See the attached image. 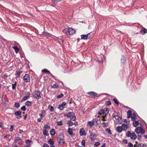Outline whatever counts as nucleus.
<instances>
[{
    "instance_id": "1",
    "label": "nucleus",
    "mask_w": 147,
    "mask_h": 147,
    "mask_svg": "<svg viewBox=\"0 0 147 147\" xmlns=\"http://www.w3.org/2000/svg\"><path fill=\"white\" fill-rule=\"evenodd\" d=\"M109 113L108 109L105 108L104 109H102L98 112V114L100 117L101 119L103 121L107 120V115Z\"/></svg>"
},
{
    "instance_id": "2",
    "label": "nucleus",
    "mask_w": 147,
    "mask_h": 147,
    "mask_svg": "<svg viewBox=\"0 0 147 147\" xmlns=\"http://www.w3.org/2000/svg\"><path fill=\"white\" fill-rule=\"evenodd\" d=\"M63 32L67 35H72L75 33V30L72 28H69L63 29Z\"/></svg>"
},
{
    "instance_id": "3",
    "label": "nucleus",
    "mask_w": 147,
    "mask_h": 147,
    "mask_svg": "<svg viewBox=\"0 0 147 147\" xmlns=\"http://www.w3.org/2000/svg\"><path fill=\"white\" fill-rule=\"evenodd\" d=\"M126 136L129 137H130L132 139L134 140L137 138V136L135 133L134 132L131 133L130 131H129L127 132L126 134Z\"/></svg>"
},
{
    "instance_id": "4",
    "label": "nucleus",
    "mask_w": 147,
    "mask_h": 147,
    "mask_svg": "<svg viewBox=\"0 0 147 147\" xmlns=\"http://www.w3.org/2000/svg\"><path fill=\"white\" fill-rule=\"evenodd\" d=\"M68 118H69L70 119L73 121H74L76 119V117L74 113L73 112H69L66 115Z\"/></svg>"
},
{
    "instance_id": "5",
    "label": "nucleus",
    "mask_w": 147,
    "mask_h": 147,
    "mask_svg": "<svg viewBox=\"0 0 147 147\" xmlns=\"http://www.w3.org/2000/svg\"><path fill=\"white\" fill-rule=\"evenodd\" d=\"M112 116L113 117L115 118L117 123H121L122 119L121 117H119L117 115H116L115 113L113 114Z\"/></svg>"
},
{
    "instance_id": "6",
    "label": "nucleus",
    "mask_w": 147,
    "mask_h": 147,
    "mask_svg": "<svg viewBox=\"0 0 147 147\" xmlns=\"http://www.w3.org/2000/svg\"><path fill=\"white\" fill-rule=\"evenodd\" d=\"M40 94V93L39 91L35 90V91L33 92V96L36 99H38L41 98Z\"/></svg>"
},
{
    "instance_id": "7",
    "label": "nucleus",
    "mask_w": 147,
    "mask_h": 147,
    "mask_svg": "<svg viewBox=\"0 0 147 147\" xmlns=\"http://www.w3.org/2000/svg\"><path fill=\"white\" fill-rule=\"evenodd\" d=\"M135 131L138 134L141 133L142 134H143L145 133L144 130L140 127L136 128L135 129Z\"/></svg>"
},
{
    "instance_id": "8",
    "label": "nucleus",
    "mask_w": 147,
    "mask_h": 147,
    "mask_svg": "<svg viewBox=\"0 0 147 147\" xmlns=\"http://www.w3.org/2000/svg\"><path fill=\"white\" fill-rule=\"evenodd\" d=\"M81 39L86 40L90 38L91 37L90 33H88L86 35L82 34L81 36Z\"/></svg>"
},
{
    "instance_id": "9",
    "label": "nucleus",
    "mask_w": 147,
    "mask_h": 147,
    "mask_svg": "<svg viewBox=\"0 0 147 147\" xmlns=\"http://www.w3.org/2000/svg\"><path fill=\"white\" fill-rule=\"evenodd\" d=\"M24 81L26 82H29L30 81V75L28 74H26L23 77Z\"/></svg>"
},
{
    "instance_id": "10",
    "label": "nucleus",
    "mask_w": 147,
    "mask_h": 147,
    "mask_svg": "<svg viewBox=\"0 0 147 147\" xmlns=\"http://www.w3.org/2000/svg\"><path fill=\"white\" fill-rule=\"evenodd\" d=\"M14 114L16 116H17L16 117V118L18 119H19L22 116V112L20 111H18L15 112Z\"/></svg>"
},
{
    "instance_id": "11",
    "label": "nucleus",
    "mask_w": 147,
    "mask_h": 147,
    "mask_svg": "<svg viewBox=\"0 0 147 147\" xmlns=\"http://www.w3.org/2000/svg\"><path fill=\"white\" fill-rule=\"evenodd\" d=\"M80 136H86V133L83 128H81L80 130Z\"/></svg>"
},
{
    "instance_id": "12",
    "label": "nucleus",
    "mask_w": 147,
    "mask_h": 147,
    "mask_svg": "<svg viewBox=\"0 0 147 147\" xmlns=\"http://www.w3.org/2000/svg\"><path fill=\"white\" fill-rule=\"evenodd\" d=\"M66 105V103L65 102H63L61 104L59 105L58 108L60 110H62L64 109L65 106Z\"/></svg>"
},
{
    "instance_id": "13",
    "label": "nucleus",
    "mask_w": 147,
    "mask_h": 147,
    "mask_svg": "<svg viewBox=\"0 0 147 147\" xmlns=\"http://www.w3.org/2000/svg\"><path fill=\"white\" fill-rule=\"evenodd\" d=\"M87 94L91 96L92 97H94L97 95L96 93L94 92H87Z\"/></svg>"
},
{
    "instance_id": "14",
    "label": "nucleus",
    "mask_w": 147,
    "mask_h": 147,
    "mask_svg": "<svg viewBox=\"0 0 147 147\" xmlns=\"http://www.w3.org/2000/svg\"><path fill=\"white\" fill-rule=\"evenodd\" d=\"M57 142L61 145H63L64 143V140L63 139L59 138L57 140Z\"/></svg>"
},
{
    "instance_id": "15",
    "label": "nucleus",
    "mask_w": 147,
    "mask_h": 147,
    "mask_svg": "<svg viewBox=\"0 0 147 147\" xmlns=\"http://www.w3.org/2000/svg\"><path fill=\"white\" fill-rule=\"evenodd\" d=\"M30 95V94L29 93H26L24 97L22 99L21 101L22 102L26 100L29 97Z\"/></svg>"
},
{
    "instance_id": "16",
    "label": "nucleus",
    "mask_w": 147,
    "mask_h": 147,
    "mask_svg": "<svg viewBox=\"0 0 147 147\" xmlns=\"http://www.w3.org/2000/svg\"><path fill=\"white\" fill-rule=\"evenodd\" d=\"M140 32L142 33V34H144L147 33V29L144 27H142V29L140 31Z\"/></svg>"
},
{
    "instance_id": "17",
    "label": "nucleus",
    "mask_w": 147,
    "mask_h": 147,
    "mask_svg": "<svg viewBox=\"0 0 147 147\" xmlns=\"http://www.w3.org/2000/svg\"><path fill=\"white\" fill-rule=\"evenodd\" d=\"M1 100L2 101V102L1 103L2 104L5 106H6V100L5 98L4 97L2 96L1 98Z\"/></svg>"
},
{
    "instance_id": "18",
    "label": "nucleus",
    "mask_w": 147,
    "mask_h": 147,
    "mask_svg": "<svg viewBox=\"0 0 147 147\" xmlns=\"http://www.w3.org/2000/svg\"><path fill=\"white\" fill-rule=\"evenodd\" d=\"M121 126L123 128V130H125L127 128H129V126L126 124H125L124 123H123L122 124Z\"/></svg>"
},
{
    "instance_id": "19",
    "label": "nucleus",
    "mask_w": 147,
    "mask_h": 147,
    "mask_svg": "<svg viewBox=\"0 0 147 147\" xmlns=\"http://www.w3.org/2000/svg\"><path fill=\"white\" fill-rule=\"evenodd\" d=\"M132 114L131 111L130 110H129L127 112V118H130Z\"/></svg>"
},
{
    "instance_id": "20",
    "label": "nucleus",
    "mask_w": 147,
    "mask_h": 147,
    "mask_svg": "<svg viewBox=\"0 0 147 147\" xmlns=\"http://www.w3.org/2000/svg\"><path fill=\"white\" fill-rule=\"evenodd\" d=\"M133 121V125L134 127H136L139 125V123L138 121L134 120Z\"/></svg>"
},
{
    "instance_id": "21",
    "label": "nucleus",
    "mask_w": 147,
    "mask_h": 147,
    "mask_svg": "<svg viewBox=\"0 0 147 147\" xmlns=\"http://www.w3.org/2000/svg\"><path fill=\"white\" fill-rule=\"evenodd\" d=\"M117 130L119 133L121 132L123 130L122 126H118L117 127Z\"/></svg>"
},
{
    "instance_id": "22",
    "label": "nucleus",
    "mask_w": 147,
    "mask_h": 147,
    "mask_svg": "<svg viewBox=\"0 0 147 147\" xmlns=\"http://www.w3.org/2000/svg\"><path fill=\"white\" fill-rule=\"evenodd\" d=\"M68 132L70 135H73V129L72 128L69 127L68 130Z\"/></svg>"
},
{
    "instance_id": "23",
    "label": "nucleus",
    "mask_w": 147,
    "mask_h": 147,
    "mask_svg": "<svg viewBox=\"0 0 147 147\" xmlns=\"http://www.w3.org/2000/svg\"><path fill=\"white\" fill-rule=\"evenodd\" d=\"M131 120L132 121H134L136 119V115L135 113H133L132 114L131 116Z\"/></svg>"
},
{
    "instance_id": "24",
    "label": "nucleus",
    "mask_w": 147,
    "mask_h": 147,
    "mask_svg": "<svg viewBox=\"0 0 147 147\" xmlns=\"http://www.w3.org/2000/svg\"><path fill=\"white\" fill-rule=\"evenodd\" d=\"M88 124L91 127L94 125V122L93 121H89L88 122Z\"/></svg>"
},
{
    "instance_id": "25",
    "label": "nucleus",
    "mask_w": 147,
    "mask_h": 147,
    "mask_svg": "<svg viewBox=\"0 0 147 147\" xmlns=\"http://www.w3.org/2000/svg\"><path fill=\"white\" fill-rule=\"evenodd\" d=\"M50 134L51 136H54L55 134V129H52L50 131Z\"/></svg>"
},
{
    "instance_id": "26",
    "label": "nucleus",
    "mask_w": 147,
    "mask_h": 147,
    "mask_svg": "<svg viewBox=\"0 0 147 147\" xmlns=\"http://www.w3.org/2000/svg\"><path fill=\"white\" fill-rule=\"evenodd\" d=\"M48 143L49 144H50L51 145H53L54 144V142L51 139L49 140Z\"/></svg>"
},
{
    "instance_id": "27",
    "label": "nucleus",
    "mask_w": 147,
    "mask_h": 147,
    "mask_svg": "<svg viewBox=\"0 0 147 147\" xmlns=\"http://www.w3.org/2000/svg\"><path fill=\"white\" fill-rule=\"evenodd\" d=\"M102 126L104 127H105L108 126V123L107 122H103L102 123Z\"/></svg>"
},
{
    "instance_id": "28",
    "label": "nucleus",
    "mask_w": 147,
    "mask_h": 147,
    "mask_svg": "<svg viewBox=\"0 0 147 147\" xmlns=\"http://www.w3.org/2000/svg\"><path fill=\"white\" fill-rule=\"evenodd\" d=\"M67 124L69 126H71L74 124V123L73 122H71V121L69 120L67 121Z\"/></svg>"
},
{
    "instance_id": "29",
    "label": "nucleus",
    "mask_w": 147,
    "mask_h": 147,
    "mask_svg": "<svg viewBox=\"0 0 147 147\" xmlns=\"http://www.w3.org/2000/svg\"><path fill=\"white\" fill-rule=\"evenodd\" d=\"M13 48L15 50L16 53H18L19 51V49L17 47L14 46L13 47Z\"/></svg>"
},
{
    "instance_id": "30",
    "label": "nucleus",
    "mask_w": 147,
    "mask_h": 147,
    "mask_svg": "<svg viewBox=\"0 0 147 147\" xmlns=\"http://www.w3.org/2000/svg\"><path fill=\"white\" fill-rule=\"evenodd\" d=\"M59 85L57 84H54L53 86H52L51 88H59Z\"/></svg>"
},
{
    "instance_id": "31",
    "label": "nucleus",
    "mask_w": 147,
    "mask_h": 147,
    "mask_svg": "<svg viewBox=\"0 0 147 147\" xmlns=\"http://www.w3.org/2000/svg\"><path fill=\"white\" fill-rule=\"evenodd\" d=\"M32 102L30 101H27L26 103V105L27 106H30L31 105Z\"/></svg>"
},
{
    "instance_id": "32",
    "label": "nucleus",
    "mask_w": 147,
    "mask_h": 147,
    "mask_svg": "<svg viewBox=\"0 0 147 147\" xmlns=\"http://www.w3.org/2000/svg\"><path fill=\"white\" fill-rule=\"evenodd\" d=\"M16 138L14 141L16 143H17L19 140H21V139L19 137H17Z\"/></svg>"
},
{
    "instance_id": "33",
    "label": "nucleus",
    "mask_w": 147,
    "mask_h": 147,
    "mask_svg": "<svg viewBox=\"0 0 147 147\" xmlns=\"http://www.w3.org/2000/svg\"><path fill=\"white\" fill-rule=\"evenodd\" d=\"M42 73H47L49 74H50V71L47 69H43L42 70Z\"/></svg>"
},
{
    "instance_id": "34",
    "label": "nucleus",
    "mask_w": 147,
    "mask_h": 147,
    "mask_svg": "<svg viewBox=\"0 0 147 147\" xmlns=\"http://www.w3.org/2000/svg\"><path fill=\"white\" fill-rule=\"evenodd\" d=\"M23 72L22 71H17L16 72V75H18V77H19L21 73H22Z\"/></svg>"
},
{
    "instance_id": "35",
    "label": "nucleus",
    "mask_w": 147,
    "mask_h": 147,
    "mask_svg": "<svg viewBox=\"0 0 147 147\" xmlns=\"http://www.w3.org/2000/svg\"><path fill=\"white\" fill-rule=\"evenodd\" d=\"M10 139L11 138V137L9 135V134H8V135H5L4 136V138L5 139V138H7V139H8L9 140H10Z\"/></svg>"
},
{
    "instance_id": "36",
    "label": "nucleus",
    "mask_w": 147,
    "mask_h": 147,
    "mask_svg": "<svg viewBox=\"0 0 147 147\" xmlns=\"http://www.w3.org/2000/svg\"><path fill=\"white\" fill-rule=\"evenodd\" d=\"M113 100L115 103L118 105H119V102L117 99L114 98L113 99Z\"/></svg>"
},
{
    "instance_id": "37",
    "label": "nucleus",
    "mask_w": 147,
    "mask_h": 147,
    "mask_svg": "<svg viewBox=\"0 0 147 147\" xmlns=\"http://www.w3.org/2000/svg\"><path fill=\"white\" fill-rule=\"evenodd\" d=\"M43 134L45 136H47L48 135V131L45 129L43 130Z\"/></svg>"
},
{
    "instance_id": "38",
    "label": "nucleus",
    "mask_w": 147,
    "mask_h": 147,
    "mask_svg": "<svg viewBox=\"0 0 147 147\" xmlns=\"http://www.w3.org/2000/svg\"><path fill=\"white\" fill-rule=\"evenodd\" d=\"M100 144L99 142H97L94 144V146L95 147H97L100 145Z\"/></svg>"
},
{
    "instance_id": "39",
    "label": "nucleus",
    "mask_w": 147,
    "mask_h": 147,
    "mask_svg": "<svg viewBox=\"0 0 147 147\" xmlns=\"http://www.w3.org/2000/svg\"><path fill=\"white\" fill-rule=\"evenodd\" d=\"M16 82H15L14 84H12V89L13 90H14L16 89Z\"/></svg>"
},
{
    "instance_id": "40",
    "label": "nucleus",
    "mask_w": 147,
    "mask_h": 147,
    "mask_svg": "<svg viewBox=\"0 0 147 147\" xmlns=\"http://www.w3.org/2000/svg\"><path fill=\"white\" fill-rule=\"evenodd\" d=\"M44 128L46 130V129H49L50 128V126L47 125H45L44 127Z\"/></svg>"
},
{
    "instance_id": "41",
    "label": "nucleus",
    "mask_w": 147,
    "mask_h": 147,
    "mask_svg": "<svg viewBox=\"0 0 147 147\" xmlns=\"http://www.w3.org/2000/svg\"><path fill=\"white\" fill-rule=\"evenodd\" d=\"M32 143V141L30 140H27L26 141V143L27 144V146H30V143Z\"/></svg>"
},
{
    "instance_id": "42",
    "label": "nucleus",
    "mask_w": 147,
    "mask_h": 147,
    "mask_svg": "<svg viewBox=\"0 0 147 147\" xmlns=\"http://www.w3.org/2000/svg\"><path fill=\"white\" fill-rule=\"evenodd\" d=\"M15 107L17 108H18L20 107V104L19 103L16 102L14 104Z\"/></svg>"
},
{
    "instance_id": "43",
    "label": "nucleus",
    "mask_w": 147,
    "mask_h": 147,
    "mask_svg": "<svg viewBox=\"0 0 147 147\" xmlns=\"http://www.w3.org/2000/svg\"><path fill=\"white\" fill-rule=\"evenodd\" d=\"M49 108L50 107V111L51 112H53L54 111V108L53 107L51 106H49L48 107Z\"/></svg>"
},
{
    "instance_id": "44",
    "label": "nucleus",
    "mask_w": 147,
    "mask_h": 147,
    "mask_svg": "<svg viewBox=\"0 0 147 147\" xmlns=\"http://www.w3.org/2000/svg\"><path fill=\"white\" fill-rule=\"evenodd\" d=\"M63 96V94H60L57 96V98H62Z\"/></svg>"
},
{
    "instance_id": "45",
    "label": "nucleus",
    "mask_w": 147,
    "mask_h": 147,
    "mask_svg": "<svg viewBox=\"0 0 147 147\" xmlns=\"http://www.w3.org/2000/svg\"><path fill=\"white\" fill-rule=\"evenodd\" d=\"M106 131L107 132H108V133L109 134H112L111 130L109 129V128H107V129H106Z\"/></svg>"
},
{
    "instance_id": "46",
    "label": "nucleus",
    "mask_w": 147,
    "mask_h": 147,
    "mask_svg": "<svg viewBox=\"0 0 147 147\" xmlns=\"http://www.w3.org/2000/svg\"><path fill=\"white\" fill-rule=\"evenodd\" d=\"M52 2L54 3L56 5V4L59 2V0H52Z\"/></svg>"
},
{
    "instance_id": "47",
    "label": "nucleus",
    "mask_w": 147,
    "mask_h": 147,
    "mask_svg": "<svg viewBox=\"0 0 147 147\" xmlns=\"http://www.w3.org/2000/svg\"><path fill=\"white\" fill-rule=\"evenodd\" d=\"M81 144L83 146H82L85 147V142L84 140H83L81 142Z\"/></svg>"
},
{
    "instance_id": "48",
    "label": "nucleus",
    "mask_w": 147,
    "mask_h": 147,
    "mask_svg": "<svg viewBox=\"0 0 147 147\" xmlns=\"http://www.w3.org/2000/svg\"><path fill=\"white\" fill-rule=\"evenodd\" d=\"M106 105L107 106L110 105H111V102L110 100H108L106 102Z\"/></svg>"
},
{
    "instance_id": "49",
    "label": "nucleus",
    "mask_w": 147,
    "mask_h": 147,
    "mask_svg": "<svg viewBox=\"0 0 147 147\" xmlns=\"http://www.w3.org/2000/svg\"><path fill=\"white\" fill-rule=\"evenodd\" d=\"M21 109L24 111L26 110V108L25 106H23L21 108Z\"/></svg>"
},
{
    "instance_id": "50",
    "label": "nucleus",
    "mask_w": 147,
    "mask_h": 147,
    "mask_svg": "<svg viewBox=\"0 0 147 147\" xmlns=\"http://www.w3.org/2000/svg\"><path fill=\"white\" fill-rule=\"evenodd\" d=\"M63 125L62 122L61 121H59L57 122L58 125Z\"/></svg>"
},
{
    "instance_id": "51",
    "label": "nucleus",
    "mask_w": 147,
    "mask_h": 147,
    "mask_svg": "<svg viewBox=\"0 0 147 147\" xmlns=\"http://www.w3.org/2000/svg\"><path fill=\"white\" fill-rule=\"evenodd\" d=\"M144 146V144L142 143H140L138 145V147H143Z\"/></svg>"
},
{
    "instance_id": "52",
    "label": "nucleus",
    "mask_w": 147,
    "mask_h": 147,
    "mask_svg": "<svg viewBox=\"0 0 147 147\" xmlns=\"http://www.w3.org/2000/svg\"><path fill=\"white\" fill-rule=\"evenodd\" d=\"M128 146H129V147H132L133 146V144L132 143L129 142L128 143Z\"/></svg>"
},
{
    "instance_id": "53",
    "label": "nucleus",
    "mask_w": 147,
    "mask_h": 147,
    "mask_svg": "<svg viewBox=\"0 0 147 147\" xmlns=\"http://www.w3.org/2000/svg\"><path fill=\"white\" fill-rule=\"evenodd\" d=\"M13 125H11L10 126V130L11 131H12L13 130Z\"/></svg>"
},
{
    "instance_id": "54",
    "label": "nucleus",
    "mask_w": 147,
    "mask_h": 147,
    "mask_svg": "<svg viewBox=\"0 0 147 147\" xmlns=\"http://www.w3.org/2000/svg\"><path fill=\"white\" fill-rule=\"evenodd\" d=\"M43 147H49L48 144L46 143H44L43 144Z\"/></svg>"
},
{
    "instance_id": "55",
    "label": "nucleus",
    "mask_w": 147,
    "mask_h": 147,
    "mask_svg": "<svg viewBox=\"0 0 147 147\" xmlns=\"http://www.w3.org/2000/svg\"><path fill=\"white\" fill-rule=\"evenodd\" d=\"M123 142L125 143V144H127V140L126 139H123Z\"/></svg>"
},
{
    "instance_id": "56",
    "label": "nucleus",
    "mask_w": 147,
    "mask_h": 147,
    "mask_svg": "<svg viewBox=\"0 0 147 147\" xmlns=\"http://www.w3.org/2000/svg\"><path fill=\"white\" fill-rule=\"evenodd\" d=\"M138 138L139 140H140V139H141V138H142V136L141 135H138Z\"/></svg>"
},
{
    "instance_id": "57",
    "label": "nucleus",
    "mask_w": 147,
    "mask_h": 147,
    "mask_svg": "<svg viewBox=\"0 0 147 147\" xmlns=\"http://www.w3.org/2000/svg\"><path fill=\"white\" fill-rule=\"evenodd\" d=\"M39 115L40 117V118H42L43 117V114H42V113H41V114H40ZM43 116H44V115H43Z\"/></svg>"
},
{
    "instance_id": "58",
    "label": "nucleus",
    "mask_w": 147,
    "mask_h": 147,
    "mask_svg": "<svg viewBox=\"0 0 147 147\" xmlns=\"http://www.w3.org/2000/svg\"><path fill=\"white\" fill-rule=\"evenodd\" d=\"M41 118H38L37 120V121L38 122H40L41 121Z\"/></svg>"
},
{
    "instance_id": "59",
    "label": "nucleus",
    "mask_w": 147,
    "mask_h": 147,
    "mask_svg": "<svg viewBox=\"0 0 147 147\" xmlns=\"http://www.w3.org/2000/svg\"><path fill=\"white\" fill-rule=\"evenodd\" d=\"M23 132V131L22 130L20 129L19 131V133L21 134Z\"/></svg>"
},
{
    "instance_id": "60",
    "label": "nucleus",
    "mask_w": 147,
    "mask_h": 147,
    "mask_svg": "<svg viewBox=\"0 0 147 147\" xmlns=\"http://www.w3.org/2000/svg\"><path fill=\"white\" fill-rule=\"evenodd\" d=\"M74 124L75 125H78V122L77 121H75L74 123Z\"/></svg>"
},
{
    "instance_id": "61",
    "label": "nucleus",
    "mask_w": 147,
    "mask_h": 147,
    "mask_svg": "<svg viewBox=\"0 0 147 147\" xmlns=\"http://www.w3.org/2000/svg\"><path fill=\"white\" fill-rule=\"evenodd\" d=\"M45 112V110H43L42 111V114L44 113Z\"/></svg>"
},
{
    "instance_id": "62",
    "label": "nucleus",
    "mask_w": 147,
    "mask_h": 147,
    "mask_svg": "<svg viewBox=\"0 0 147 147\" xmlns=\"http://www.w3.org/2000/svg\"><path fill=\"white\" fill-rule=\"evenodd\" d=\"M106 146L105 144L104 143L103 144L102 146H101V147H105Z\"/></svg>"
},
{
    "instance_id": "63",
    "label": "nucleus",
    "mask_w": 147,
    "mask_h": 147,
    "mask_svg": "<svg viewBox=\"0 0 147 147\" xmlns=\"http://www.w3.org/2000/svg\"><path fill=\"white\" fill-rule=\"evenodd\" d=\"M26 117H27L26 115H25L24 116V119H26Z\"/></svg>"
},
{
    "instance_id": "64",
    "label": "nucleus",
    "mask_w": 147,
    "mask_h": 147,
    "mask_svg": "<svg viewBox=\"0 0 147 147\" xmlns=\"http://www.w3.org/2000/svg\"><path fill=\"white\" fill-rule=\"evenodd\" d=\"M123 121L125 122V123H127V119H124L123 120Z\"/></svg>"
}]
</instances>
